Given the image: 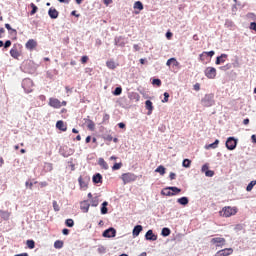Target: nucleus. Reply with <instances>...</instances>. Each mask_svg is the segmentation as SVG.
Listing matches in <instances>:
<instances>
[{"label": "nucleus", "instance_id": "1", "mask_svg": "<svg viewBox=\"0 0 256 256\" xmlns=\"http://www.w3.org/2000/svg\"><path fill=\"white\" fill-rule=\"evenodd\" d=\"M239 209L237 208V206H225L222 208V210L219 212L220 217H225V218H229V217H233L234 215H237Z\"/></svg>", "mask_w": 256, "mask_h": 256}, {"label": "nucleus", "instance_id": "2", "mask_svg": "<svg viewBox=\"0 0 256 256\" xmlns=\"http://www.w3.org/2000/svg\"><path fill=\"white\" fill-rule=\"evenodd\" d=\"M121 179L124 185H127L128 183H133V181H137V175L131 172L123 173L121 175Z\"/></svg>", "mask_w": 256, "mask_h": 256}, {"label": "nucleus", "instance_id": "3", "mask_svg": "<svg viewBox=\"0 0 256 256\" xmlns=\"http://www.w3.org/2000/svg\"><path fill=\"white\" fill-rule=\"evenodd\" d=\"M204 75L207 79H215V77H217V69L214 67H207L204 71Z\"/></svg>", "mask_w": 256, "mask_h": 256}, {"label": "nucleus", "instance_id": "4", "mask_svg": "<svg viewBox=\"0 0 256 256\" xmlns=\"http://www.w3.org/2000/svg\"><path fill=\"white\" fill-rule=\"evenodd\" d=\"M202 103L204 107H212V105L215 104V101L213 100V94H208L202 99Z\"/></svg>", "mask_w": 256, "mask_h": 256}, {"label": "nucleus", "instance_id": "5", "mask_svg": "<svg viewBox=\"0 0 256 256\" xmlns=\"http://www.w3.org/2000/svg\"><path fill=\"white\" fill-rule=\"evenodd\" d=\"M78 183L80 185V188L84 189V191H85L87 189L88 185H89V177L80 176L78 178Z\"/></svg>", "mask_w": 256, "mask_h": 256}, {"label": "nucleus", "instance_id": "6", "mask_svg": "<svg viewBox=\"0 0 256 256\" xmlns=\"http://www.w3.org/2000/svg\"><path fill=\"white\" fill-rule=\"evenodd\" d=\"M48 105L49 107H53V109H61V100L57 98H49Z\"/></svg>", "mask_w": 256, "mask_h": 256}, {"label": "nucleus", "instance_id": "7", "mask_svg": "<svg viewBox=\"0 0 256 256\" xmlns=\"http://www.w3.org/2000/svg\"><path fill=\"white\" fill-rule=\"evenodd\" d=\"M226 147L229 151H233L237 147V140L233 137H229L226 141Z\"/></svg>", "mask_w": 256, "mask_h": 256}, {"label": "nucleus", "instance_id": "8", "mask_svg": "<svg viewBox=\"0 0 256 256\" xmlns=\"http://www.w3.org/2000/svg\"><path fill=\"white\" fill-rule=\"evenodd\" d=\"M211 243L216 245V247H223L226 243V240L225 238L216 237L211 239Z\"/></svg>", "mask_w": 256, "mask_h": 256}, {"label": "nucleus", "instance_id": "9", "mask_svg": "<svg viewBox=\"0 0 256 256\" xmlns=\"http://www.w3.org/2000/svg\"><path fill=\"white\" fill-rule=\"evenodd\" d=\"M229 255H233V248H225L222 250H219L215 256H229Z\"/></svg>", "mask_w": 256, "mask_h": 256}, {"label": "nucleus", "instance_id": "10", "mask_svg": "<svg viewBox=\"0 0 256 256\" xmlns=\"http://www.w3.org/2000/svg\"><path fill=\"white\" fill-rule=\"evenodd\" d=\"M102 235L103 237H108V238L115 237V235H117V231L115 230V228H109L105 230Z\"/></svg>", "mask_w": 256, "mask_h": 256}, {"label": "nucleus", "instance_id": "11", "mask_svg": "<svg viewBox=\"0 0 256 256\" xmlns=\"http://www.w3.org/2000/svg\"><path fill=\"white\" fill-rule=\"evenodd\" d=\"M26 49H28L29 51H33V49H35L37 47V41H35L34 39H29L26 44H25Z\"/></svg>", "mask_w": 256, "mask_h": 256}, {"label": "nucleus", "instance_id": "12", "mask_svg": "<svg viewBox=\"0 0 256 256\" xmlns=\"http://www.w3.org/2000/svg\"><path fill=\"white\" fill-rule=\"evenodd\" d=\"M89 207H91V204L87 200L80 203V209L83 213H89Z\"/></svg>", "mask_w": 256, "mask_h": 256}, {"label": "nucleus", "instance_id": "13", "mask_svg": "<svg viewBox=\"0 0 256 256\" xmlns=\"http://www.w3.org/2000/svg\"><path fill=\"white\" fill-rule=\"evenodd\" d=\"M145 239L147 241H157V235L153 233V230H148L145 234Z\"/></svg>", "mask_w": 256, "mask_h": 256}, {"label": "nucleus", "instance_id": "14", "mask_svg": "<svg viewBox=\"0 0 256 256\" xmlns=\"http://www.w3.org/2000/svg\"><path fill=\"white\" fill-rule=\"evenodd\" d=\"M10 55L13 57V59H19L21 52L16 48V46H13V48L10 50Z\"/></svg>", "mask_w": 256, "mask_h": 256}, {"label": "nucleus", "instance_id": "15", "mask_svg": "<svg viewBox=\"0 0 256 256\" xmlns=\"http://www.w3.org/2000/svg\"><path fill=\"white\" fill-rule=\"evenodd\" d=\"M48 15L50 19H57V17H59V11H57L55 8H50L48 10Z\"/></svg>", "mask_w": 256, "mask_h": 256}, {"label": "nucleus", "instance_id": "16", "mask_svg": "<svg viewBox=\"0 0 256 256\" xmlns=\"http://www.w3.org/2000/svg\"><path fill=\"white\" fill-rule=\"evenodd\" d=\"M171 64L174 67H179V61H177L176 58H170V59L167 60V62H166L167 67H171Z\"/></svg>", "mask_w": 256, "mask_h": 256}, {"label": "nucleus", "instance_id": "17", "mask_svg": "<svg viewBox=\"0 0 256 256\" xmlns=\"http://www.w3.org/2000/svg\"><path fill=\"white\" fill-rule=\"evenodd\" d=\"M141 231H143V226L141 225L135 226L132 232L133 237H139V234L141 233Z\"/></svg>", "mask_w": 256, "mask_h": 256}, {"label": "nucleus", "instance_id": "18", "mask_svg": "<svg viewBox=\"0 0 256 256\" xmlns=\"http://www.w3.org/2000/svg\"><path fill=\"white\" fill-rule=\"evenodd\" d=\"M56 128L59 129L60 131H67V126L65 125V122H63L62 120L57 121Z\"/></svg>", "mask_w": 256, "mask_h": 256}, {"label": "nucleus", "instance_id": "19", "mask_svg": "<svg viewBox=\"0 0 256 256\" xmlns=\"http://www.w3.org/2000/svg\"><path fill=\"white\" fill-rule=\"evenodd\" d=\"M85 123L87 124L89 131H95V122H93V120L85 119Z\"/></svg>", "mask_w": 256, "mask_h": 256}, {"label": "nucleus", "instance_id": "20", "mask_svg": "<svg viewBox=\"0 0 256 256\" xmlns=\"http://www.w3.org/2000/svg\"><path fill=\"white\" fill-rule=\"evenodd\" d=\"M161 194H162V195H166V197H173V195H175V193H172L171 187L164 188V189L161 191Z\"/></svg>", "mask_w": 256, "mask_h": 256}, {"label": "nucleus", "instance_id": "21", "mask_svg": "<svg viewBox=\"0 0 256 256\" xmlns=\"http://www.w3.org/2000/svg\"><path fill=\"white\" fill-rule=\"evenodd\" d=\"M145 107L148 110V115H151V113H153V102H151V100H147L145 102Z\"/></svg>", "mask_w": 256, "mask_h": 256}, {"label": "nucleus", "instance_id": "22", "mask_svg": "<svg viewBox=\"0 0 256 256\" xmlns=\"http://www.w3.org/2000/svg\"><path fill=\"white\" fill-rule=\"evenodd\" d=\"M93 183H103V176L100 173H97L92 178Z\"/></svg>", "mask_w": 256, "mask_h": 256}, {"label": "nucleus", "instance_id": "23", "mask_svg": "<svg viewBox=\"0 0 256 256\" xmlns=\"http://www.w3.org/2000/svg\"><path fill=\"white\" fill-rule=\"evenodd\" d=\"M98 165H100V167H102V169H105L106 171L107 169H109V164H107L105 159L103 158H99Z\"/></svg>", "mask_w": 256, "mask_h": 256}, {"label": "nucleus", "instance_id": "24", "mask_svg": "<svg viewBox=\"0 0 256 256\" xmlns=\"http://www.w3.org/2000/svg\"><path fill=\"white\" fill-rule=\"evenodd\" d=\"M225 59H227V54H222L216 58V65H221V63H225Z\"/></svg>", "mask_w": 256, "mask_h": 256}, {"label": "nucleus", "instance_id": "25", "mask_svg": "<svg viewBox=\"0 0 256 256\" xmlns=\"http://www.w3.org/2000/svg\"><path fill=\"white\" fill-rule=\"evenodd\" d=\"M177 203H179L180 205H189V198H187L185 196L178 198Z\"/></svg>", "mask_w": 256, "mask_h": 256}, {"label": "nucleus", "instance_id": "26", "mask_svg": "<svg viewBox=\"0 0 256 256\" xmlns=\"http://www.w3.org/2000/svg\"><path fill=\"white\" fill-rule=\"evenodd\" d=\"M155 173H159L160 175H165L166 169L164 168L163 165H160V166H158L157 169L155 170Z\"/></svg>", "mask_w": 256, "mask_h": 256}, {"label": "nucleus", "instance_id": "27", "mask_svg": "<svg viewBox=\"0 0 256 256\" xmlns=\"http://www.w3.org/2000/svg\"><path fill=\"white\" fill-rule=\"evenodd\" d=\"M106 66L108 67V69H116L117 68V65L115 64V61H113V60L107 61Z\"/></svg>", "mask_w": 256, "mask_h": 256}, {"label": "nucleus", "instance_id": "28", "mask_svg": "<svg viewBox=\"0 0 256 256\" xmlns=\"http://www.w3.org/2000/svg\"><path fill=\"white\" fill-rule=\"evenodd\" d=\"M199 59L201 61V63L207 64V54L205 52H203L202 54L199 55Z\"/></svg>", "mask_w": 256, "mask_h": 256}, {"label": "nucleus", "instance_id": "29", "mask_svg": "<svg viewBox=\"0 0 256 256\" xmlns=\"http://www.w3.org/2000/svg\"><path fill=\"white\" fill-rule=\"evenodd\" d=\"M63 245H64V243H63V241H61V240H56V241L54 242V247H55V249H63Z\"/></svg>", "mask_w": 256, "mask_h": 256}, {"label": "nucleus", "instance_id": "30", "mask_svg": "<svg viewBox=\"0 0 256 256\" xmlns=\"http://www.w3.org/2000/svg\"><path fill=\"white\" fill-rule=\"evenodd\" d=\"M217 147H219V140H215L214 143L209 144L208 146H206V149H217Z\"/></svg>", "mask_w": 256, "mask_h": 256}, {"label": "nucleus", "instance_id": "31", "mask_svg": "<svg viewBox=\"0 0 256 256\" xmlns=\"http://www.w3.org/2000/svg\"><path fill=\"white\" fill-rule=\"evenodd\" d=\"M30 7L32 9L30 12V15H35V13H37V11H39V8L37 7V5H35V3H31Z\"/></svg>", "mask_w": 256, "mask_h": 256}, {"label": "nucleus", "instance_id": "32", "mask_svg": "<svg viewBox=\"0 0 256 256\" xmlns=\"http://www.w3.org/2000/svg\"><path fill=\"white\" fill-rule=\"evenodd\" d=\"M134 9H138L139 11H143V3L141 1H136L134 3Z\"/></svg>", "mask_w": 256, "mask_h": 256}, {"label": "nucleus", "instance_id": "33", "mask_svg": "<svg viewBox=\"0 0 256 256\" xmlns=\"http://www.w3.org/2000/svg\"><path fill=\"white\" fill-rule=\"evenodd\" d=\"M107 205H109V203H107V202L102 203V208H101L102 215H107V211H108Z\"/></svg>", "mask_w": 256, "mask_h": 256}, {"label": "nucleus", "instance_id": "34", "mask_svg": "<svg viewBox=\"0 0 256 256\" xmlns=\"http://www.w3.org/2000/svg\"><path fill=\"white\" fill-rule=\"evenodd\" d=\"M28 249H35V241L34 240H27L26 241Z\"/></svg>", "mask_w": 256, "mask_h": 256}, {"label": "nucleus", "instance_id": "35", "mask_svg": "<svg viewBox=\"0 0 256 256\" xmlns=\"http://www.w3.org/2000/svg\"><path fill=\"white\" fill-rule=\"evenodd\" d=\"M162 235L163 237H169L171 235V230L169 228H163Z\"/></svg>", "mask_w": 256, "mask_h": 256}, {"label": "nucleus", "instance_id": "36", "mask_svg": "<svg viewBox=\"0 0 256 256\" xmlns=\"http://www.w3.org/2000/svg\"><path fill=\"white\" fill-rule=\"evenodd\" d=\"M256 185V180H252L246 187V191H253V187Z\"/></svg>", "mask_w": 256, "mask_h": 256}, {"label": "nucleus", "instance_id": "37", "mask_svg": "<svg viewBox=\"0 0 256 256\" xmlns=\"http://www.w3.org/2000/svg\"><path fill=\"white\" fill-rule=\"evenodd\" d=\"M0 217H2V219H4L5 221H7V219H9V212H5V211H0Z\"/></svg>", "mask_w": 256, "mask_h": 256}, {"label": "nucleus", "instance_id": "38", "mask_svg": "<svg viewBox=\"0 0 256 256\" xmlns=\"http://www.w3.org/2000/svg\"><path fill=\"white\" fill-rule=\"evenodd\" d=\"M121 167H123V163H115L112 167V171H119V169H121Z\"/></svg>", "mask_w": 256, "mask_h": 256}, {"label": "nucleus", "instance_id": "39", "mask_svg": "<svg viewBox=\"0 0 256 256\" xmlns=\"http://www.w3.org/2000/svg\"><path fill=\"white\" fill-rule=\"evenodd\" d=\"M97 205H99V198L98 197H94L91 200V206L92 207H97Z\"/></svg>", "mask_w": 256, "mask_h": 256}, {"label": "nucleus", "instance_id": "40", "mask_svg": "<svg viewBox=\"0 0 256 256\" xmlns=\"http://www.w3.org/2000/svg\"><path fill=\"white\" fill-rule=\"evenodd\" d=\"M121 93H123V88L116 87L114 92H113V95L119 96V95H121Z\"/></svg>", "mask_w": 256, "mask_h": 256}, {"label": "nucleus", "instance_id": "41", "mask_svg": "<svg viewBox=\"0 0 256 256\" xmlns=\"http://www.w3.org/2000/svg\"><path fill=\"white\" fill-rule=\"evenodd\" d=\"M183 167L189 168L191 167V160L189 159H184L182 162Z\"/></svg>", "mask_w": 256, "mask_h": 256}, {"label": "nucleus", "instance_id": "42", "mask_svg": "<svg viewBox=\"0 0 256 256\" xmlns=\"http://www.w3.org/2000/svg\"><path fill=\"white\" fill-rule=\"evenodd\" d=\"M65 225H66L67 227H73V226L75 225V222L73 221V219H67V220L65 221Z\"/></svg>", "mask_w": 256, "mask_h": 256}, {"label": "nucleus", "instance_id": "43", "mask_svg": "<svg viewBox=\"0 0 256 256\" xmlns=\"http://www.w3.org/2000/svg\"><path fill=\"white\" fill-rule=\"evenodd\" d=\"M172 193H174V195H179V193H181V189L173 186V187H170Z\"/></svg>", "mask_w": 256, "mask_h": 256}, {"label": "nucleus", "instance_id": "44", "mask_svg": "<svg viewBox=\"0 0 256 256\" xmlns=\"http://www.w3.org/2000/svg\"><path fill=\"white\" fill-rule=\"evenodd\" d=\"M152 85H156L157 87H161V79H154L152 81Z\"/></svg>", "mask_w": 256, "mask_h": 256}, {"label": "nucleus", "instance_id": "45", "mask_svg": "<svg viewBox=\"0 0 256 256\" xmlns=\"http://www.w3.org/2000/svg\"><path fill=\"white\" fill-rule=\"evenodd\" d=\"M162 103H169V93H164V99L162 100Z\"/></svg>", "mask_w": 256, "mask_h": 256}, {"label": "nucleus", "instance_id": "46", "mask_svg": "<svg viewBox=\"0 0 256 256\" xmlns=\"http://www.w3.org/2000/svg\"><path fill=\"white\" fill-rule=\"evenodd\" d=\"M98 253L100 254H103V253H106L107 252V249L105 248V246H100L98 249H97Z\"/></svg>", "mask_w": 256, "mask_h": 256}, {"label": "nucleus", "instance_id": "47", "mask_svg": "<svg viewBox=\"0 0 256 256\" xmlns=\"http://www.w3.org/2000/svg\"><path fill=\"white\" fill-rule=\"evenodd\" d=\"M53 209H54V211H60L59 204L55 200L53 201Z\"/></svg>", "mask_w": 256, "mask_h": 256}, {"label": "nucleus", "instance_id": "48", "mask_svg": "<svg viewBox=\"0 0 256 256\" xmlns=\"http://www.w3.org/2000/svg\"><path fill=\"white\" fill-rule=\"evenodd\" d=\"M205 175H206V177H213V175H215V172L212 171V170H207V171L205 172Z\"/></svg>", "mask_w": 256, "mask_h": 256}, {"label": "nucleus", "instance_id": "49", "mask_svg": "<svg viewBox=\"0 0 256 256\" xmlns=\"http://www.w3.org/2000/svg\"><path fill=\"white\" fill-rule=\"evenodd\" d=\"M109 119H111V116H109V114H104V116H103V123L109 122Z\"/></svg>", "mask_w": 256, "mask_h": 256}, {"label": "nucleus", "instance_id": "50", "mask_svg": "<svg viewBox=\"0 0 256 256\" xmlns=\"http://www.w3.org/2000/svg\"><path fill=\"white\" fill-rule=\"evenodd\" d=\"M87 61H89V56H82V58H81V63H82L83 65H85V63H87Z\"/></svg>", "mask_w": 256, "mask_h": 256}, {"label": "nucleus", "instance_id": "51", "mask_svg": "<svg viewBox=\"0 0 256 256\" xmlns=\"http://www.w3.org/2000/svg\"><path fill=\"white\" fill-rule=\"evenodd\" d=\"M207 171H209V165L208 164H204L202 166V173H207Z\"/></svg>", "mask_w": 256, "mask_h": 256}, {"label": "nucleus", "instance_id": "52", "mask_svg": "<svg viewBox=\"0 0 256 256\" xmlns=\"http://www.w3.org/2000/svg\"><path fill=\"white\" fill-rule=\"evenodd\" d=\"M11 47V40H7L4 44V49H9Z\"/></svg>", "mask_w": 256, "mask_h": 256}, {"label": "nucleus", "instance_id": "53", "mask_svg": "<svg viewBox=\"0 0 256 256\" xmlns=\"http://www.w3.org/2000/svg\"><path fill=\"white\" fill-rule=\"evenodd\" d=\"M104 141H109V142L113 141V136H111V135H106V136L104 137Z\"/></svg>", "mask_w": 256, "mask_h": 256}, {"label": "nucleus", "instance_id": "54", "mask_svg": "<svg viewBox=\"0 0 256 256\" xmlns=\"http://www.w3.org/2000/svg\"><path fill=\"white\" fill-rule=\"evenodd\" d=\"M204 53L206 54V57H213V55H215V51H209Z\"/></svg>", "mask_w": 256, "mask_h": 256}, {"label": "nucleus", "instance_id": "55", "mask_svg": "<svg viewBox=\"0 0 256 256\" xmlns=\"http://www.w3.org/2000/svg\"><path fill=\"white\" fill-rule=\"evenodd\" d=\"M200 89H201V85L199 83H196L194 85V91H200Z\"/></svg>", "mask_w": 256, "mask_h": 256}, {"label": "nucleus", "instance_id": "56", "mask_svg": "<svg viewBox=\"0 0 256 256\" xmlns=\"http://www.w3.org/2000/svg\"><path fill=\"white\" fill-rule=\"evenodd\" d=\"M104 5H106V7H108V5H111V3H113V0H103Z\"/></svg>", "mask_w": 256, "mask_h": 256}, {"label": "nucleus", "instance_id": "57", "mask_svg": "<svg viewBox=\"0 0 256 256\" xmlns=\"http://www.w3.org/2000/svg\"><path fill=\"white\" fill-rule=\"evenodd\" d=\"M250 29H252V31H256V23L255 22L250 23Z\"/></svg>", "mask_w": 256, "mask_h": 256}, {"label": "nucleus", "instance_id": "58", "mask_svg": "<svg viewBox=\"0 0 256 256\" xmlns=\"http://www.w3.org/2000/svg\"><path fill=\"white\" fill-rule=\"evenodd\" d=\"M169 177H170L171 181H173L175 179V177H177V175L175 173L171 172Z\"/></svg>", "mask_w": 256, "mask_h": 256}, {"label": "nucleus", "instance_id": "59", "mask_svg": "<svg viewBox=\"0 0 256 256\" xmlns=\"http://www.w3.org/2000/svg\"><path fill=\"white\" fill-rule=\"evenodd\" d=\"M26 187H29V189H33V182H26Z\"/></svg>", "mask_w": 256, "mask_h": 256}, {"label": "nucleus", "instance_id": "60", "mask_svg": "<svg viewBox=\"0 0 256 256\" xmlns=\"http://www.w3.org/2000/svg\"><path fill=\"white\" fill-rule=\"evenodd\" d=\"M62 233H63V235H69V229L64 228V229L62 230Z\"/></svg>", "mask_w": 256, "mask_h": 256}, {"label": "nucleus", "instance_id": "61", "mask_svg": "<svg viewBox=\"0 0 256 256\" xmlns=\"http://www.w3.org/2000/svg\"><path fill=\"white\" fill-rule=\"evenodd\" d=\"M118 127L120 129H125V123H123V122L118 123Z\"/></svg>", "mask_w": 256, "mask_h": 256}, {"label": "nucleus", "instance_id": "62", "mask_svg": "<svg viewBox=\"0 0 256 256\" xmlns=\"http://www.w3.org/2000/svg\"><path fill=\"white\" fill-rule=\"evenodd\" d=\"M171 37H173V33L167 32V33H166V38H167V39H171Z\"/></svg>", "mask_w": 256, "mask_h": 256}, {"label": "nucleus", "instance_id": "63", "mask_svg": "<svg viewBox=\"0 0 256 256\" xmlns=\"http://www.w3.org/2000/svg\"><path fill=\"white\" fill-rule=\"evenodd\" d=\"M251 139H252V142H253V143H256V135H255V134H253V135L251 136Z\"/></svg>", "mask_w": 256, "mask_h": 256}, {"label": "nucleus", "instance_id": "64", "mask_svg": "<svg viewBox=\"0 0 256 256\" xmlns=\"http://www.w3.org/2000/svg\"><path fill=\"white\" fill-rule=\"evenodd\" d=\"M14 256H29V254L28 253H21V254H16Z\"/></svg>", "mask_w": 256, "mask_h": 256}]
</instances>
